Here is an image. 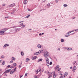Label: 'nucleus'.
<instances>
[{"label": "nucleus", "mask_w": 78, "mask_h": 78, "mask_svg": "<svg viewBox=\"0 0 78 78\" xmlns=\"http://www.w3.org/2000/svg\"><path fill=\"white\" fill-rule=\"evenodd\" d=\"M21 30V29L20 28H16L14 30V31L15 32H14V33H17V31H19L20 30Z\"/></svg>", "instance_id": "f257e3e1"}, {"label": "nucleus", "mask_w": 78, "mask_h": 78, "mask_svg": "<svg viewBox=\"0 0 78 78\" xmlns=\"http://www.w3.org/2000/svg\"><path fill=\"white\" fill-rule=\"evenodd\" d=\"M41 53V50H39L38 52L34 53V55H39V54H40Z\"/></svg>", "instance_id": "f03ea898"}, {"label": "nucleus", "mask_w": 78, "mask_h": 78, "mask_svg": "<svg viewBox=\"0 0 78 78\" xmlns=\"http://www.w3.org/2000/svg\"><path fill=\"white\" fill-rule=\"evenodd\" d=\"M5 33V31L4 30L0 31V33L2 36L5 34V33Z\"/></svg>", "instance_id": "7ed1b4c3"}, {"label": "nucleus", "mask_w": 78, "mask_h": 78, "mask_svg": "<svg viewBox=\"0 0 78 78\" xmlns=\"http://www.w3.org/2000/svg\"><path fill=\"white\" fill-rule=\"evenodd\" d=\"M11 69L7 70L4 72V73H9V72H11Z\"/></svg>", "instance_id": "20e7f679"}, {"label": "nucleus", "mask_w": 78, "mask_h": 78, "mask_svg": "<svg viewBox=\"0 0 78 78\" xmlns=\"http://www.w3.org/2000/svg\"><path fill=\"white\" fill-rule=\"evenodd\" d=\"M15 6V4L13 3L8 5V7L11 8V7H12L13 6Z\"/></svg>", "instance_id": "39448f33"}, {"label": "nucleus", "mask_w": 78, "mask_h": 78, "mask_svg": "<svg viewBox=\"0 0 78 78\" xmlns=\"http://www.w3.org/2000/svg\"><path fill=\"white\" fill-rule=\"evenodd\" d=\"M9 45L8 44H5L4 46H3L4 48H5L6 47H9Z\"/></svg>", "instance_id": "423d86ee"}, {"label": "nucleus", "mask_w": 78, "mask_h": 78, "mask_svg": "<svg viewBox=\"0 0 78 78\" xmlns=\"http://www.w3.org/2000/svg\"><path fill=\"white\" fill-rule=\"evenodd\" d=\"M9 28H11V27L9 28H4L2 29V30H5V31H7L9 29Z\"/></svg>", "instance_id": "0eeeda50"}, {"label": "nucleus", "mask_w": 78, "mask_h": 78, "mask_svg": "<svg viewBox=\"0 0 78 78\" xmlns=\"http://www.w3.org/2000/svg\"><path fill=\"white\" fill-rule=\"evenodd\" d=\"M51 6V5H50V3H49L47 5V8H49V7H50V6Z\"/></svg>", "instance_id": "6e6552de"}, {"label": "nucleus", "mask_w": 78, "mask_h": 78, "mask_svg": "<svg viewBox=\"0 0 78 78\" xmlns=\"http://www.w3.org/2000/svg\"><path fill=\"white\" fill-rule=\"evenodd\" d=\"M37 58V56H34L32 57V59L34 60V59H36Z\"/></svg>", "instance_id": "1a4fd4ad"}, {"label": "nucleus", "mask_w": 78, "mask_h": 78, "mask_svg": "<svg viewBox=\"0 0 78 78\" xmlns=\"http://www.w3.org/2000/svg\"><path fill=\"white\" fill-rule=\"evenodd\" d=\"M30 58H27L26 59V62H28V61H30Z\"/></svg>", "instance_id": "9d476101"}, {"label": "nucleus", "mask_w": 78, "mask_h": 78, "mask_svg": "<svg viewBox=\"0 0 78 78\" xmlns=\"http://www.w3.org/2000/svg\"><path fill=\"white\" fill-rule=\"evenodd\" d=\"M66 50H72V48H66Z\"/></svg>", "instance_id": "9b49d317"}, {"label": "nucleus", "mask_w": 78, "mask_h": 78, "mask_svg": "<svg viewBox=\"0 0 78 78\" xmlns=\"http://www.w3.org/2000/svg\"><path fill=\"white\" fill-rule=\"evenodd\" d=\"M37 47L38 48H41V44H38L37 45Z\"/></svg>", "instance_id": "f8f14e48"}, {"label": "nucleus", "mask_w": 78, "mask_h": 78, "mask_svg": "<svg viewBox=\"0 0 78 78\" xmlns=\"http://www.w3.org/2000/svg\"><path fill=\"white\" fill-rule=\"evenodd\" d=\"M27 2H28V1H27V0H25L23 2L24 4H27Z\"/></svg>", "instance_id": "ddd939ff"}, {"label": "nucleus", "mask_w": 78, "mask_h": 78, "mask_svg": "<svg viewBox=\"0 0 78 78\" xmlns=\"http://www.w3.org/2000/svg\"><path fill=\"white\" fill-rule=\"evenodd\" d=\"M59 66L58 65L57 66L55 67V69L56 70V69H57L59 68Z\"/></svg>", "instance_id": "4468645a"}, {"label": "nucleus", "mask_w": 78, "mask_h": 78, "mask_svg": "<svg viewBox=\"0 0 78 78\" xmlns=\"http://www.w3.org/2000/svg\"><path fill=\"white\" fill-rule=\"evenodd\" d=\"M10 72V74H11V75H12V74L14 73V72L13 71H12V70H11V71Z\"/></svg>", "instance_id": "2eb2a0df"}, {"label": "nucleus", "mask_w": 78, "mask_h": 78, "mask_svg": "<svg viewBox=\"0 0 78 78\" xmlns=\"http://www.w3.org/2000/svg\"><path fill=\"white\" fill-rule=\"evenodd\" d=\"M56 78V74L55 73H54V74L53 75V78Z\"/></svg>", "instance_id": "dca6fc26"}, {"label": "nucleus", "mask_w": 78, "mask_h": 78, "mask_svg": "<svg viewBox=\"0 0 78 78\" xmlns=\"http://www.w3.org/2000/svg\"><path fill=\"white\" fill-rule=\"evenodd\" d=\"M21 54L22 56H23V55H24V53H23V52L21 51Z\"/></svg>", "instance_id": "f3484780"}, {"label": "nucleus", "mask_w": 78, "mask_h": 78, "mask_svg": "<svg viewBox=\"0 0 78 78\" xmlns=\"http://www.w3.org/2000/svg\"><path fill=\"white\" fill-rule=\"evenodd\" d=\"M12 60H13V61H15L16 60V58H14V57H12Z\"/></svg>", "instance_id": "a211bd4d"}, {"label": "nucleus", "mask_w": 78, "mask_h": 78, "mask_svg": "<svg viewBox=\"0 0 78 78\" xmlns=\"http://www.w3.org/2000/svg\"><path fill=\"white\" fill-rule=\"evenodd\" d=\"M46 62H49V59H48V58H46Z\"/></svg>", "instance_id": "6ab92c4d"}, {"label": "nucleus", "mask_w": 78, "mask_h": 78, "mask_svg": "<svg viewBox=\"0 0 78 78\" xmlns=\"http://www.w3.org/2000/svg\"><path fill=\"white\" fill-rule=\"evenodd\" d=\"M42 61V58H41L39 60H38L37 62H40V61Z\"/></svg>", "instance_id": "aec40b11"}, {"label": "nucleus", "mask_w": 78, "mask_h": 78, "mask_svg": "<svg viewBox=\"0 0 78 78\" xmlns=\"http://www.w3.org/2000/svg\"><path fill=\"white\" fill-rule=\"evenodd\" d=\"M46 64L47 65V66H49L50 65V63H49V62H47Z\"/></svg>", "instance_id": "412c9836"}, {"label": "nucleus", "mask_w": 78, "mask_h": 78, "mask_svg": "<svg viewBox=\"0 0 78 78\" xmlns=\"http://www.w3.org/2000/svg\"><path fill=\"white\" fill-rule=\"evenodd\" d=\"M67 75H68V73H67V72H66L65 73V76H67Z\"/></svg>", "instance_id": "4be33fe9"}, {"label": "nucleus", "mask_w": 78, "mask_h": 78, "mask_svg": "<svg viewBox=\"0 0 78 78\" xmlns=\"http://www.w3.org/2000/svg\"><path fill=\"white\" fill-rule=\"evenodd\" d=\"M73 69L74 70H76V67L75 66H74L73 68Z\"/></svg>", "instance_id": "5701e85b"}, {"label": "nucleus", "mask_w": 78, "mask_h": 78, "mask_svg": "<svg viewBox=\"0 0 78 78\" xmlns=\"http://www.w3.org/2000/svg\"><path fill=\"white\" fill-rule=\"evenodd\" d=\"M13 70H14L12 71L13 72V73H14V72H16V67L15 69H13Z\"/></svg>", "instance_id": "b1692460"}, {"label": "nucleus", "mask_w": 78, "mask_h": 78, "mask_svg": "<svg viewBox=\"0 0 78 78\" xmlns=\"http://www.w3.org/2000/svg\"><path fill=\"white\" fill-rule=\"evenodd\" d=\"M47 53H46V54H45V55H47L48 56H50V54H49V53L48 52H47Z\"/></svg>", "instance_id": "393cba45"}, {"label": "nucleus", "mask_w": 78, "mask_h": 78, "mask_svg": "<svg viewBox=\"0 0 78 78\" xmlns=\"http://www.w3.org/2000/svg\"><path fill=\"white\" fill-rule=\"evenodd\" d=\"M68 6L66 4H64L63 5V6L64 7H67V6Z\"/></svg>", "instance_id": "a878e982"}, {"label": "nucleus", "mask_w": 78, "mask_h": 78, "mask_svg": "<svg viewBox=\"0 0 78 78\" xmlns=\"http://www.w3.org/2000/svg\"><path fill=\"white\" fill-rule=\"evenodd\" d=\"M44 56H45V58H47L48 57L47 56H48V55H47V54H44Z\"/></svg>", "instance_id": "bb28decb"}, {"label": "nucleus", "mask_w": 78, "mask_h": 78, "mask_svg": "<svg viewBox=\"0 0 78 78\" xmlns=\"http://www.w3.org/2000/svg\"><path fill=\"white\" fill-rule=\"evenodd\" d=\"M61 42H64V40L62 38V39H61Z\"/></svg>", "instance_id": "cd10ccee"}, {"label": "nucleus", "mask_w": 78, "mask_h": 78, "mask_svg": "<svg viewBox=\"0 0 78 78\" xmlns=\"http://www.w3.org/2000/svg\"><path fill=\"white\" fill-rule=\"evenodd\" d=\"M5 62H3L2 63V66H3L5 65Z\"/></svg>", "instance_id": "c85d7f7f"}, {"label": "nucleus", "mask_w": 78, "mask_h": 78, "mask_svg": "<svg viewBox=\"0 0 78 78\" xmlns=\"http://www.w3.org/2000/svg\"><path fill=\"white\" fill-rule=\"evenodd\" d=\"M14 66H11L10 67V69H13V68H14Z\"/></svg>", "instance_id": "c756f323"}, {"label": "nucleus", "mask_w": 78, "mask_h": 78, "mask_svg": "<svg viewBox=\"0 0 78 78\" xmlns=\"http://www.w3.org/2000/svg\"><path fill=\"white\" fill-rule=\"evenodd\" d=\"M69 36H70V34L66 35H65V37H69Z\"/></svg>", "instance_id": "7c9ffc66"}, {"label": "nucleus", "mask_w": 78, "mask_h": 78, "mask_svg": "<svg viewBox=\"0 0 78 78\" xmlns=\"http://www.w3.org/2000/svg\"><path fill=\"white\" fill-rule=\"evenodd\" d=\"M30 16V15H28V16H26V17H25V18H28Z\"/></svg>", "instance_id": "2f4dec72"}, {"label": "nucleus", "mask_w": 78, "mask_h": 78, "mask_svg": "<svg viewBox=\"0 0 78 78\" xmlns=\"http://www.w3.org/2000/svg\"><path fill=\"white\" fill-rule=\"evenodd\" d=\"M13 66H14V67H15V66H16L17 64H16V63H14L13 64Z\"/></svg>", "instance_id": "473e14b6"}, {"label": "nucleus", "mask_w": 78, "mask_h": 78, "mask_svg": "<svg viewBox=\"0 0 78 78\" xmlns=\"http://www.w3.org/2000/svg\"><path fill=\"white\" fill-rule=\"evenodd\" d=\"M21 28H24L25 27V25H23L22 26H21Z\"/></svg>", "instance_id": "72a5a7b5"}, {"label": "nucleus", "mask_w": 78, "mask_h": 78, "mask_svg": "<svg viewBox=\"0 0 78 78\" xmlns=\"http://www.w3.org/2000/svg\"><path fill=\"white\" fill-rule=\"evenodd\" d=\"M76 61H75L73 62V65H74V64H75L76 63Z\"/></svg>", "instance_id": "f704fd0d"}, {"label": "nucleus", "mask_w": 78, "mask_h": 78, "mask_svg": "<svg viewBox=\"0 0 78 78\" xmlns=\"http://www.w3.org/2000/svg\"><path fill=\"white\" fill-rule=\"evenodd\" d=\"M2 58H5V56H4V55H2L1 56Z\"/></svg>", "instance_id": "c9c22d12"}, {"label": "nucleus", "mask_w": 78, "mask_h": 78, "mask_svg": "<svg viewBox=\"0 0 78 78\" xmlns=\"http://www.w3.org/2000/svg\"><path fill=\"white\" fill-rule=\"evenodd\" d=\"M27 75H28V73H26L25 75V76H27Z\"/></svg>", "instance_id": "e433bc0d"}, {"label": "nucleus", "mask_w": 78, "mask_h": 78, "mask_svg": "<svg viewBox=\"0 0 78 78\" xmlns=\"http://www.w3.org/2000/svg\"><path fill=\"white\" fill-rule=\"evenodd\" d=\"M13 60H12L10 62V63L11 64V63H12L13 62Z\"/></svg>", "instance_id": "4c0bfd02"}, {"label": "nucleus", "mask_w": 78, "mask_h": 78, "mask_svg": "<svg viewBox=\"0 0 78 78\" xmlns=\"http://www.w3.org/2000/svg\"><path fill=\"white\" fill-rule=\"evenodd\" d=\"M71 31H70L69 32H68L67 33V34H70V33H71Z\"/></svg>", "instance_id": "58836bf2"}, {"label": "nucleus", "mask_w": 78, "mask_h": 78, "mask_svg": "<svg viewBox=\"0 0 78 78\" xmlns=\"http://www.w3.org/2000/svg\"><path fill=\"white\" fill-rule=\"evenodd\" d=\"M60 70H61V68H59L58 69V71H59Z\"/></svg>", "instance_id": "ea45409f"}, {"label": "nucleus", "mask_w": 78, "mask_h": 78, "mask_svg": "<svg viewBox=\"0 0 78 78\" xmlns=\"http://www.w3.org/2000/svg\"><path fill=\"white\" fill-rule=\"evenodd\" d=\"M41 69H38H38L37 70V71H38L39 72H40L41 71Z\"/></svg>", "instance_id": "a19ab883"}, {"label": "nucleus", "mask_w": 78, "mask_h": 78, "mask_svg": "<svg viewBox=\"0 0 78 78\" xmlns=\"http://www.w3.org/2000/svg\"><path fill=\"white\" fill-rule=\"evenodd\" d=\"M51 76H52V75H51V76H48V78H51Z\"/></svg>", "instance_id": "79ce46f5"}, {"label": "nucleus", "mask_w": 78, "mask_h": 78, "mask_svg": "<svg viewBox=\"0 0 78 78\" xmlns=\"http://www.w3.org/2000/svg\"><path fill=\"white\" fill-rule=\"evenodd\" d=\"M50 73V74H51V73H49V72H48V75H49V74Z\"/></svg>", "instance_id": "37998d69"}, {"label": "nucleus", "mask_w": 78, "mask_h": 78, "mask_svg": "<svg viewBox=\"0 0 78 78\" xmlns=\"http://www.w3.org/2000/svg\"><path fill=\"white\" fill-rule=\"evenodd\" d=\"M50 65H51L52 64V62H50Z\"/></svg>", "instance_id": "c03bdc74"}, {"label": "nucleus", "mask_w": 78, "mask_h": 78, "mask_svg": "<svg viewBox=\"0 0 78 78\" xmlns=\"http://www.w3.org/2000/svg\"><path fill=\"white\" fill-rule=\"evenodd\" d=\"M21 22H24L23 21H20L19 22V23H21Z\"/></svg>", "instance_id": "a18cd8bd"}, {"label": "nucleus", "mask_w": 78, "mask_h": 78, "mask_svg": "<svg viewBox=\"0 0 78 78\" xmlns=\"http://www.w3.org/2000/svg\"><path fill=\"white\" fill-rule=\"evenodd\" d=\"M20 25H21V26H22V25H23V23H21Z\"/></svg>", "instance_id": "49530a36"}, {"label": "nucleus", "mask_w": 78, "mask_h": 78, "mask_svg": "<svg viewBox=\"0 0 78 78\" xmlns=\"http://www.w3.org/2000/svg\"><path fill=\"white\" fill-rule=\"evenodd\" d=\"M34 78H39V77L37 76H34Z\"/></svg>", "instance_id": "de8ad7c7"}, {"label": "nucleus", "mask_w": 78, "mask_h": 78, "mask_svg": "<svg viewBox=\"0 0 78 78\" xmlns=\"http://www.w3.org/2000/svg\"><path fill=\"white\" fill-rule=\"evenodd\" d=\"M5 5H6V4H2V6H5Z\"/></svg>", "instance_id": "09e8293b"}, {"label": "nucleus", "mask_w": 78, "mask_h": 78, "mask_svg": "<svg viewBox=\"0 0 78 78\" xmlns=\"http://www.w3.org/2000/svg\"><path fill=\"white\" fill-rule=\"evenodd\" d=\"M55 2L56 3H58V0H55Z\"/></svg>", "instance_id": "8fccbe9b"}, {"label": "nucleus", "mask_w": 78, "mask_h": 78, "mask_svg": "<svg viewBox=\"0 0 78 78\" xmlns=\"http://www.w3.org/2000/svg\"><path fill=\"white\" fill-rule=\"evenodd\" d=\"M21 66H22V65H20L19 66V67L20 68V67H21Z\"/></svg>", "instance_id": "3c124183"}, {"label": "nucleus", "mask_w": 78, "mask_h": 78, "mask_svg": "<svg viewBox=\"0 0 78 78\" xmlns=\"http://www.w3.org/2000/svg\"><path fill=\"white\" fill-rule=\"evenodd\" d=\"M75 31H78V29L75 30Z\"/></svg>", "instance_id": "603ef678"}, {"label": "nucleus", "mask_w": 78, "mask_h": 78, "mask_svg": "<svg viewBox=\"0 0 78 78\" xmlns=\"http://www.w3.org/2000/svg\"><path fill=\"white\" fill-rule=\"evenodd\" d=\"M10 65H8V66H7V67L8 68H9V67H10Z\"/></svg>", "instance_id": "864d4df0"}, {"label": "nucleus", "mask_w": 78, "mask_h": 78, "mask_svg": "<svg viewBox=\"0 0 78 78\" xmlns=\"http://www.w3.org/2000/svg\"><path fill=\"white\" fill-rule=\"evenodd\" d=\"M5 19H8V18H9V16L5 17Z\"/></svg>", "instance_id": "5fc2aeb1"}, {"label": "nucleus", "mask_w": 78, "mask_h": 78, "mask_svg": "<svg viewBox=\"0 0 78 78\" xmlns=\"http://www.w3.org/2000/svg\"><path fill=\"white\" fill-rule=\"evenodd\" d=\"M14 12H11V14H14Z\"/></svg>", "instance_id": "6e6d98bb"}, {"label": "nucleus", "mask_w": 78, "mask_h": 78, "mask_svg": "<svg viewBox=\"0 0 78 78\" xmlns=\"http://www.w3.org/2000/svg\"><path fill=\"white\" fill-rule=\"evenodd\" d=\"M22 76H23V75H22L21 76H20V78H22Z\"/></svg>", "instance_id": "4d7b16f0"}, {"label": "nucleus", "mask_w": 78, "mask_h": 78, "mask_svg": "<svg viewBox=\"0 0 78 78\" xmlns=\"http://www.w3.org/2000/svg\"><path fill=\"white\" fill-rule=\"evenodd\" d=\"M75 30H73L71 31V32H73L74 31H75Z\"/></svg>", "instance_id": "13d9d810"}, {"label": "nucleus", "mask_w": 78, "mask_h": 78, "mask_svg": "<svg viewBox=\"0 0 78 78\" xmlns=\"http://www.w3.org/2000/svg\"><path fill=\"white\" fill-rule=\"evenodd\" d=\"M28 11H31V10H30V9H28Z\"/></svg>", "instance_id": "bf43d9fd"}, {"label": "nucleus", "mask_w": 78, "mask_h": 78, "mask_svg": "<svg viewBox=\"0 0 78 78\" xmlns=\"http://www.w3.org/2000/svg\"><path fill=\"white\" fill-rule=\"evenodd\" d=\"M41 35H42V34L41 33L39 34V36H41Z\"/></svg>", "instance_id": "052dcab7"}, {"label": "nucleus", "mask_w": 78, "mask_h": 78, "mask_svg": "<svg viewBox=\"0 0 78 78\" xmlns=\"http://www.w3.org/2000/svg\"><path fill=\"white\" fill-rule=\"evenodd\" d=\"M38 71H36V74H37V73H38Z\"/></svg>", "instance_id": "680f3d73"}, {"label": "nucleus", "mask_w": 78, "mask_h": 78, "mask_svg": "<svg viewBox=\"0 0 78 78\" xmlns=\"http://www.w3.org/2000/svg\"><path fill=\"white\" fill-rule=\"evenodd\" d=\"M60 50H61V49H60V48H58V49L57 50H59V51H60Z\"/></svg>", "instance_id": "e2e57ef3"}, {"label": "nucleus", "mask_w": 78, "mask_h": 78, "mask_svg": "<svg viewBox=\"0 0 78 78\" xmlns=\"http://www.w3.org/2000/svg\"><path fill=\"white\" fill-rule=\"evenodd\" d=\"M75 70L76 69H73V72H75Z\"/></svg>", "instance_id": "0e129e2a"}, {"label": "nucleus", "mask_w": 78, "mask_h": 78, "mask_svg": "<svg viewBox=\"0 0 78 78\" xmlns=\"http://www.w3.org/2000/svg\"><path fill=\"white\" fill-rule=\"evenodd\" d=\"M44 10H45L44 9H41V11H43V10L44 11Z\"/></svg>", "instance_id": "69168bd1"}, {"label": "nucleus", "mask_w": 78, "mask_h": 78, "mask_svg": "<svg viewBox=\"0 0 78 78\" xmlns=\"http://www.w3.org/2000/svg\"><path fill=\"white\" fill-rule=\"evenodd\" d=\"M5 76H7V74H5Z\"/></svg>", "instance_id": "338daca9"}, {"label": "nucleus", "mask_w": 78, "mask_h": 78, "mask_svg": "<svg viewBox=\"0 0 78 78\" xmlns=\"http://www.w3.org/2000/svg\"><path fill=\"white\" fill-rule=\"evenodd\" d=\"M42 72H44V69H42Z\"/></svg>", "instance_id": "774afa93"}]
</instances>
